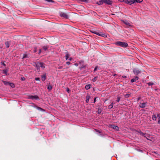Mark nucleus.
<instances>
[{
	"label": "nucleus",
	"mask_w": 160,
	"mask_h": 160,
	"mask_svg": "<svg viewBox=\"0 0 160 160\" xmlns=\"http://www.w3.org/2000/svg\"><path fill=\"white\" fill-rule=\"evenodd\" d=\"M47 89H48V90L49 91L51 90L52 89V86H51V85H47Z\"/></svg>",
	"instance_id": "22"
},
{
	"label": "nucleus",
	"mask_w": 160,
	"mask_h": 160,
	"mask_svg": "<svg viewBox=\"0 0 160 160\" xmlns=\"http://www.w3.org/2000/svg\"><path fill=\"white\" fill-rule=\"evenodd\" d=\"M48 47L47 46H44L42 47V48L45 51H46L48 50Z\"/></svg>",
	"instance_id": "25"
},
{
	"label": "nucleus",
	"mask_w": 160,
	"mask_h": 160,
	"mask_svg": "<svg viewBox=\"0 0 160 160\" xmlns=\"http://www.w3.org/2000/svg\"><path fill=\"white\" fill-rule=\"evenodd\" d=\"M150 84H151V85H153V84H154V83H151V82Z\"/></svg>",
	"instance_id": "54"
},
{
	"label": "nucleus",
	"mask_w": 160,
	"mask_h": 160,
	"mask_svg": "<svg viewBox=\"0 0 160 160\" xmlns=\"http://www.w3.org/2000/svg\"><path fill=\"white\" fill-rule=\"evenodd\" d=\"M37 108L38 110H44L43 109H42V108H41L39 107H37Z\"/></svg>",
	"instance_id": "35"
},
{
	"label": "nucleus",
	"mask_w": 160,
	"mask_h": 160,
	"mask_svg": "<svg viewBox=\"0 0 160 160\" xmlns=\"http://www.w3.org/2000/svg\"><path fill=\"white\" fill-rule=\"evenodd\" d=\"M38 62H37V63H36L35 65H36V67L37 68V69L38 72H39L40 71V68L39 66H38Z\"/></svg>",
	"instance_id": "18"
},
{
	"label": "nucleus",
	"mask_w": 160,
	"mask_h": 160,
	"mask_svg": "<svg viewBox=\"0 0 160 160\" xmlns=\"http://www.w3.org/2000/svg\"><path fill=\"white\" fill-rule=\"evenodd\" d=\"M115 104L113 102H112L110 105H109L108 107V108L109 109H110L113 108V105Z\"/></svg>",
	"instance_id": "20"
},
{
	"label": "nucleus",
	"mask_w": 160,
	"mask_h": 160,
	"mask_svg": "<svg viewBox=\"0 0 160 160\" xmlns=\"http://www.w3.org/2000/svg\"><path fill=\"white\" fill-rule=\"evenodd\" d=\"M37 48H36V47L35 48H34L35 50H34V52H37Z\"/></svg>",
	"instance_id": "40"
},
{
	"label": "nucleus",
	"mask_w": 160,
	"mask_h": 160,
	"mask_svg": "<svg viewBox=\"0 0 160 160\" xmlns=\"http://www.w3.org/2000/svg\"><path fill=\"white\" fill-rule=\"evenodd\" d=\"M60 16L61 17H63L65 18H68V16L66 13L64 12H61L60 14Z\"/></svg>",
	"instance_id": "5"
},
{
	"label": "nucleus",
	"mask_w": 160,
	"mask_h": 160,
	"mask_svg": "<svg viewBox=\"0 0 160 160\" xmlns=\"http://www.w3.org/2000/svg\"><path fill=\"white\" fill-rule=\"evenodd\" d=\"M115 44L116 45L124 48L127 47L128 46V44L124 42L117 41L115 43Z\"/></svg>",
	"instance_id": "1"
},
{
	"label": "nucleus",
	"mask_w": 160,
	"mask_h": 160,
	"mask_svg": "<svg viewBox=\"0 0 160 160\" xmlns=\"http://www.w3.org/2000/svg\"><path fill=\"white\" fill-rule=\"evenodd\" d=\"M120 98H121V97H118L117 100H116V101L117 102H119Z\"/></svg>",
	"instance_id": "33"
},
{
	"label": "nucleus",
	"mask_w": 160,
	"mask_h": 160,
	"mask_svg": "<svg viewBox=\"0 0 160 160\" xmlns=\"http://www.w3.org/2000/svg\"><path fill=\"white\" fill-rule=\"evenodd\" d=\"M69 60H70V61H71L72 60V58H69Z\"/></svg>",
	"instance_id": "52"
},
{
	"label": "nucleus",
	"mask_w": 160,
	"mask_h": 160,
	"mask_svg": "<svg viewBox=\"0 0 160 160\" xmlns=\"http://www.w3.org/2000/svg\"><path fill=\"white\" fill-rule=\"evenodd\" d=\"M96 98H94V102H93L94 103H95V102H96Z\"/></svg>",
	"instance_id": "47"
},
{
	"label": "nucleus",
	"mask_w": 160,
	"mask_h": 160,
	"mask_svg": "<svg viewBox=\"0 0 160 160\" xmlns=\"http://www.w3.org/2000/svg\"><path fill=\"white\" fill-rule=\"evenodd\" d=\"M139 106L140 108H144L146 106V103H144V102L142 103H141L139 104Z\"/></svg>",
	"instance_id": "12"
},
{
	"label": "nucleus",
	"mask_w": 160,
	"mask_h": 160,
	"mask_svg": "<svg viewBox=\"0 0 160 160\" xmlns=\"http://www.w3.org/2000/svg\"><path fill=\"white\" fill-rule=\"evenodd\" d=\"M41 79L42 81H44L46 79V75L45 74H43L41 76Z\"/></svg>",
	"instance_id": "13"
},
{
	"label": "nucleus",
	"mask_w": 160,
	"mask_h": 160,
	"mask_svg": "<svg viewBox=\"0 0 160 160\" xmlns=\"http://www.w3.org/2000/svg\"><path fill=\"white\" fill-rule=\"evenodd\" d=\"M85 65H82L81 67V69L82 68H85Z\"/></svg>",
	"instance_id": "39"
},
{
	"label": "nucleus",
	"mask_w": 160,
	"mask_h": 160,
	"mask_svg": "<svg viewBox=\"0 0 160 160\" xmlns=\"http://www.w3.org/2000/svg\"><path fill=\"white\" fill-rule=\"evenodd\" d=\"M8 69H4L3 70V73L5 74L6 75H8L9 74L8 73Z\"/></svg>",
	"instance_id": "11"
},
{
	"label": "nucleus",
	"mask_w": 160,
	"mask_h": 160,
	"mask_svg": "<svg viewBox=\"0 0 160 160\" xmlns=\"http://www.w3.org/2000/svg\"><path fill=\"white\" fill-rule=\"evenodd\" d=\"M130 95L129 94H127L124 95V97L125 98H129L130 97Z\"/></svg>",
	"instance_id": "29"
},
{
	"label": "nucleus",
	"mask_w": 160,
	"mask_h": 160,
	"mask_svg": "<svg viewBox=\"0 0 160 160\" xmlns=\"http://www.w3.org/2000/svg\"><path fill=\"white\" fill-rule=\"evenodd\" d=\"M138 77L136 76L135 77H134L132 79L131 81V82H136L137 80H138Z\"/></svg>",
	"instance_id": "10"
},
{
	"label": "nucleus",
	"mask_w": 160,
	"mask_h": 160,
	"mask_svg": "<svg viewBox=\"0 0 160 160\" xmlns=\"http://www.w3.org/2000/svg\"><path fill=\"white\" fill-rule=\"evenodd\" d=\"M156 139V138L155 137H154L153 136L151 135V141L154 142V141H155Z\"/></svg>",
	"instance_id": "16"
},
{
	"label": "nucleus",
	"mask_w": 160,
	"mask_h": 160,
	"mask_svg": "<svg viewBox=\"0 0 160 160\" xmlns=\"http://www.w3.org/2000/svg\"><path fill=\"white\" fill-rule=\"evenodd\" d=\"M5 44L6 45V47L7 48H9L10 45L11 44L10 41H6L5 42Z\"/></svg>",
	"instance_id": "7"
},
{
	"label": "nucleus",
	"mask_w": 160,
	"mask_h": 160,
	"mask_svg": "<svg viewBox=\"0 0 160 160\" xmlns=\"http://www.w3.org/2000/svg\"><path fill=\"white\" fill-rule=\"evenodd\" d=\"M1 64L2 65H3L4 66H6V65L5 64L4 62H1Z\"/></svg>",
	"instance_id": "38"
},
{
	"label": "nucleus",
	"mask_w": 160,
	"mask_h": 160,
	"mask_svg": "<svg viewBox=\"0 0 160 160\" xmlns=\"http://www.w3.org/2000/svg\"><path fill=\"white\" fill-rule=\"evenodd\" d=\"M97 80V78L96 77H94L92 79V81L93 82H95Z\"/></svg>",
	"instance_id": "36"
},
{
	"label": "nucleus",
	"mask_w": 160,
	"mask_h": 160,
	"mask_svg": "<svg viewBox=\"0 0 160 160\" xmlns=\"http://www.w3.org/2000/svg\"><path fill=\"white\" fill-rule=\"evenodd\" d=\"M40 78H36L35 79V80L36 81L39 80Z\"/></svg>",
	"instance_id": "46"
},
{
	"label": "nucleus",
	"mask_w": 160,
	"mask_h": 160,
	"mask_svg": "<svg viewBox=\"0 0 160 160\" xmlns=\"http://www.w3.org/2000/svg\"><path fill=\"white\" fill-rule=\"evenodd\" d=\"M97 67H96L94 69V71H96L97 70Z\"/></svg>",
	"instance_id": "45"
},
{
	"label": "nucleus",
	"mask_w": 160,
	"mask_h": 160,
	"mask_svg": "<svg viewBox=\"0 0 160 160\" xmlns=\"http://www.w3.org/2000/svg\"><path fill=\"white\" fill-rule=\"evenodd\" d=\"M125 0H118V1H120V2H123L124 1L125 2Z\"/></svg>",
	"instance_id": "51"
},
{
	"label": "nucleus",
	"mask_w": 160,
	"mask_h": 160,
	"mask_svg": "<svg viewBox=\"0 0 160 160\" xmlns=\"http://www.w3.org/2000/svg\"><path fill=\"white\" fill-rule=\"evenodd\" d=\"M133 72L136 74H138L140 72L139 70L137 69H134Z\"/></svg>",
	"instance_id": "17"
},
{
	"label": "nucleus",
	"mask_w": 160,
	"mask_h": 160,
	"mask_svg": "<svg viewBox=\"0 0 160 160\" xmlns=\"http://www.w3.org/2000/svg\"><path fill=\"white\" fill-rule=\"evenodd\" d=\"M134 1H135V2H137L140 3V2H142L143 1V0H134Z\"/></svg>",
	"instance_id": "30"
},
{
	"label": "nucleus",
	"mask_w": 160,
	"mask_h": 160,
	"mask_svg": "<svg viewBox=\"0 0 160 160\" xmlns=\"http://www.w3.org/2000/svg\"><path fill=\"white\" fill-rule=\"evenodd\" d=\"M28 98L29 99H30L32 100H38L39 99V98L38 97L37 95H35L34 96L30 95L28 97Z\"/></svg>",
	"instance_id": "2"
},
{
	"label": "nucleus",
	"mask_w": 160,
	"mask_h": 160,
	"mask_svg": "<svg viewBox=\"0 0 160 160\" xmlns=\"http://www.w3.org/2000/svg\"><path fill=\"white\" fill-rule=\"evenodd\" d=\"M11 87L14 88L15 87V85L14 84L12 83H10L9 85Z\"/></svg>",
	"instance_id": "27"
},
{
	"label": "nucleus",
	"mask_w": 160,
	"mask_h": 160,
	"mask_svg": "<svg viewBox=\"0 0 160 160\" xmlns=\"http://www.w3.org/2000/svg\"><path fill=\"white\" fill-rule=\"evenodd\" d=\"M101 112H102L101 109L100 108H98V113L99 114Z\"/></svg>",
	"instance_id": "32"
},
{
	"label": "nucleus",
	"mask_w": 160,
	"mask_h": 160,
	"mask_svg": "<svg viewBox=\"0 0 160 160\" xmlns=\"http://www.w3.org/2000/svg\"><path fill=\"white\" fill-rule=\"evenodd\" d=\"M110 127L113 128L114 129L116 130H118L119 129L118 127L117 126H115L114 125H111Z\"/></svg>",
	"instance_id": "9"
},
{
	"label": "nucleus",
	"mask_w": 160,
	"mask_h": 160,
	"mask_svg": "<svg viewBox=\"0 0 160 160\" xmlns=\"http://www.w3.org/2000/svg\"><path fill=\"white\" fill-rule=\"evenodd\" d=\"M104 2L108 5H111L112 3V2L110 0H104Z\"/></svg>",
	"instance_id": "6"
},
{
	"label": "nucleus",
	"mask_w": 160,
	"mask_h": 160,
	"mask_svg": "<svg viewBox=\"0 0 160 160\" xmlns=\"http://www.w3.org/2000/svg\"><path fill=\"white\" fill-rule=\"evenodd\" d=\"M91 87V85L90 84L87 85L85 87V88L87 90H88Z\"/></svg>",
	"instance_id": "23"
},
{
	"label": "nucleus",
	"mask_w": 160,
	"mask_h": 160,
	"mask_svg": "<svg viewBox=\"0 0 160 160\" xmlns=\"http://www.w3.org/2000/svg\"><path fill=\"white\" fill-rule=\"evenodd\" d=\"M41 49H40L39 50L38 54H40L41 53Z\"/></svg>",
	"instance_id": "44"
},
{
	"label": "nucleus",
	"mask_w": 160,
	"mask_h": 160,
	"mask_svg": "<svg viewBox=\"0 0 160 160\" xmlns=\"http://www.w3.org/2000/svg\"><path fill=\"white\" fill-rule=\"evenodd\" d=\"M104 2V0H101L100 1L98 2L97 4L98 5H102L103 4Z\"/></svg>",
	"instance_id": "19"
},
{
	"label": "nucleus",
	"mask_w": 160,
	"mask_h": 160,
	"mask_svg": "<svg viewBox=\"0 0 160 160\" xmlns=\"http://www.w3.org/2000/svg\"><path fill=\"white\" fill-rule=\"evenodd\" d=\"M30 57V55L29 54H25L23 55V58H28Z\"/></svg>",
	"instance_id": "14"
},
{
	"label": "nucleus",
	"mask_w": 160,
	"mask_h": 160,
	"mask_svg": "<svg viewBox=\"0 0 160 160\" xmlns=\"http://www.w3.org/2000/svg\"><path fill=\"white\" fill-rule=\"evenodd\" d=\"M70 56V55L68 53H67L66 54V55H65L66 60H67L68 59V58Z\"/></svg>",
	"instance_id": "28"
},
{
	"label": "nucleus",
	"mask_w": 160,
	"mask_h": 160,
	"mask_svg": "<svg viewBox=\"0 0 160 160\" xmlns=\"http://www.w3.org/2000/svg\"><path fill=\"white\" fill-rule=\"evenodd\" d=\"M157 118V116H156V115H152V119L153 120H156Z\"/></svg>",
	"instance_id": "26"
},
{
	"label": "nucleus",
	"mask_w": 160,
	"mask_h": 160,
	"mask_svg": "<svg viewBox=\"0 0 160 160\" xmlns=\"http://www.w3.org/2000/svg\"><path fill=\"white\" fill-rule=\"evenodd\" d=\"M157 116L158 119H160V114H158Z\"/></svg>",
	"instance_id": "37"
},
{
	"label": "nucleus",
	"mask_w": 160,
	"mask_h": 160,
	"mask_svg": "<svg viewBox=\"0 0 160 160\" xmlns=\"http://www.w3.org/2000/svg\"><path fill=\"white\" fill-rule=\"evenodd\" d=\"M66 63L67 64L69 65L70 64V62H67Z\"/></svg>",
	"instance_id": "48"
},
{
	"label": "nucleus",
	"mask_w": 160,
	"mask_h": 160,
	"mask_svg": "<svg viewBox=\"0 0 160 160\" xmlns=\"http://www.w3.org/2000/svg\"><path fill=\"white\" fill-rule=\"evenodd\" d=\"M2 82L5 85L8 86L9 85L10 82H7L4 80H2Z\"/></svg>",
	"instance_id": "15"
},
{
	"label": "nucleus",
	"mask_w": 160,
	"mask_h": 160,
	"mask_svg": "<svg viewBox=\"0 0 160 160\" xmlns=\"http://www.w3.org/2000/svg\"><path fill=\"white\" fill-rule=\"evenodd\" d=\"M141 99V98L140 97H139L138 98L137 102H138L140 99Z\"/></svg>",
	"instance_id": "43"
},
{
	"label": "nucleus",
	"mask_w": 160,
	"mask_h": 160,
	"mask_svg": "<svg viewBox=\"0 0 160 160\" xmlns=\"http://www.w3.org/2000/svg\"><path fill=\"white\" fill-rule=\"evenodd\" d=\"M139 132L140 133V135H142V136H144L145 137H146V136H144V135H146L145 134H144V133H143L142 132H141V131H140Z\"/></svg>",
	"instance_id": "31"
},
{
	"label": "nucleus",
	"mask_w": 160,
	"mask_h": 160,
	"mask_svg": "<svg viewBox=\"0 0 160 160\" xmlns=\"http://www.w3.org/2000/svg\"><path fill=\"white\" fill-rule=\"evenodd\" d=\"M159 120L158 121V123L160 124V119H158Z\"/></svg>",
	"instance_id": "50"
},
{
	"label": "nucleus",
	"mask_w": 160,
	"mask_h": 160,
	"mask_svg": "<svg viewBox=\"0 0 160 160\" xmlns=\"http://www.w3.org/2000/svg\"><path fill=\"white\" fill-rule=\"evenodd\" d=\"M39 65H38V66H39V68L41 67L42 68H45L44 65L45 64L42 62H38Z\"/></svg>",
	"instance_id": "8"
},
{
	"label": "nucleus",
	"mask_w": 160,
	"mask_h": 160,
	"mask_svg": "<svg viewBox=\"0 0 160 160\" xmlns=\"http://www.w3.org/2000/svg\"><path fill=\"white\" fill-rule=\"evenodd\" d=\"M90 97L89 95H87L86 97V102L87 103H88L89 102Z\"/></svg>",
	"instance_id": "21"
},
{
	"label": "nucleus",
	"mask_w": 160,
	"mask_h": 160,
	"mask_svg": "<svg viewBox=\"0 0 160 160\" xmlns=\"http://www.w3.org/2000/svg\"><path fill=\"white\" fill-rule=\"evenodd\" d=\"M148 85L149 86H150V82H148Z\"/></svg>",
	"instance_id": "53"
},
{
	"label": "nucleus",
	"mask_w": 160,
	"mask_h": 160,
	"mask_svg": "<svg viewBox=\"0 0 160 160\" xmlns=\"http://www.w3.org/2000/svg\"><path fill=\"white\" fill-rule=\"evenodd\" d=\"M95 131L97 132H98L99 133H101V132L99 130H98V129H95Z\"/></svg>",
	"instance_id": "34"
},
{
	"label": "nucleus",
	"mask_w": 160,
	"mask_h": 160,
	"mask_svg": "<svg viewBox=\"0 0 160 160\" xmlns=\"http://www.w3.org/2000/svg\"><path fill=\"white\" fill-rule=\"evenodd\" d=\"M122 78H126L127 77L126 76H122Z\"/></svg>",
	"instance_id": "49"
},
{
	"label": "nucleus",
	"mask_w": 160,
	"mask_h": 160,
	"mask_svg": "<svg viewBox=\"0 0 160 160\" xmlns=\"http://www.w3.org/2000/svg\"><path fill=\"white\" fill-rule=\"evenodd\" d=\"M125 2L126 3L131 5L135 2L134 0H125Z\"/></svg>",
	"instance_id": "4"
},
{
	"label": "nucleus",
	"mask_w": 160,
	"mask_h": 160,
	"mask_svg": "<svg viewBox=\"0 0 160 160\" xmlns=\"http://www.w3.org/2000/svg\"><path fill=\"white\" fill-rule=\"evenodd\" d=\"M82 1L83 2H85L86 1V0H82Z\"/></svg>",
	"instance_id": "55"
},
{
	"label": "nucleus",
	"mask_w": 160,
	"mask_h": 160,
	"mask_svg": "<svg viewBox=\"0 0 160 160\" xmlns=\"http://www.w3.org/2000/svg\"><path fill=\"white\" fill-rule=\"evenodd\" d=\"M67 91L68 92H69V91H70V90L68 88H67Z\"/></svg>",
	"instance_id": "42"
},
{
	"label": "nucleus",
	"mask_w": 160,
	"mask_h": 160,
	"mask_svg": "<svg viewBox=\"0 0 160 160\" xmlns=\"http://www.w3.org/2000/svg\"><path fill=\"white\" fill-rule=\"evenodd\" d=\"M91 32L92 33L95 34L96 35H97L99 36H101L103 37H104L105 36V35L104 34H100L98 32H97L96 31L92 30V31H91Z\"/></svg>",
	"instance_id": "3"
},
{
	"label": "nucleus",
	"mask_w": 160,
	"mask_h": 160,
	"mask_svg": "<svg viewBox=\"0 0 160 160\" xmlns=\"http://www.w3.org/2000/svg\"><path fill=\"white\" fill-rule=\"evenodd\" d=\"M123 22H124V23H125L126 25H128L129 26H130L131 25L130 23L128 21H124Z\"/></svg>",
	"instance_id": "24"
},
{
	"label": "nucleus",
	"mask_w": 160,
	"mask_h": 160,
	"mask_svg": "<svg viewBox=\"0 0 160 160\" xmlns=\"http://www.w3.org/2000/svg\"><path fill=\"white\" fill-rule=\"evenodd\" d=\"M62 68H63L62 66H59V67H58V69H62Z\"/></svg>",
	"instance_id": "41"
}]
</instances>
